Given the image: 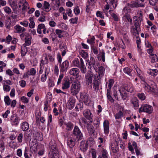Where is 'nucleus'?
<instances>
[{
	"label": "nucleus",
	"instance_id": "8",
	"mask_svg": "<svg viewBox=\"0 0 158 158\" xmlns=\"http://www.w3.org/2000/svg\"><path fill=\"white\" fill-rule=\"evenodd\" d=\"M73 134L77 142H79L83 138V134L77 126H75L73 131Z\"/></svg>",
	"mask_w": 158,
	"mask_h": 158
},
{
	"label": "nucleus",
	"instance_id": "30",
	"mask_svg": "<svg viewBox=\"0 0 158 158\" xmlns=\"http://www.w3.org/2000/svg\"><path fill=\"white\" fill-rule=\"evenodd\" d=\"M107 4H112L113 8H115L117 5V0H105Z\"/></svg>",
	"mask_w": 158,
	"mask_h": 158
},
{
	"label": "nucleus",
	"instance_id": "26",
	"mask_svg": "<svg viewBox=\"0 0 158 158\" xmlns=\"http://www.w3.org/2000/svg\"><path fill=\"white\" fill-rule=\"evenodd\" d=\"M99 55V56L98 55L97 57L98 60L99 61L102 60L103 62H104L105 61V53L103 50H102L101 52H100Z\"/></svg>",
	"mask_w": 158,
	"mask_h": 158
},
{
	"label": "nucleus",
	"instance_id": "10",
	"mask_svg": "<svg viewBox=\"0 0 158 158\" xmlns=\"http://www.w3.org/2000/svg\"><path fill=\"white\" fill-rule=\"evenodd\" d=\"M64 124L66 126L65 130L66 133H63V135L64 138H67L68 137L69 135V133L68 131H71L73 129L74 125L73 124L70 122H69L68 123L64 122Z\"/></svg>",
	"mask_w": 158,
	"mask_h": 158
},
{
	"label": "nucleus",
	"instance_id": "12",
	"mask_svg": "<svg viewBox=\"0 0 158 158\" xmlns=\"http://www.w3.org/2000/svg\"><path fill=\"white\" fill-rule=\"evenodd\" d=\"M153 108L152 106L145 104L142 106L140 109V112H145L149 114L152 113V112Z\"/></svg>",
	"mask_w": 158,
	"mask_h": 158
},
{
	"label": "nucleus",
	"instance_id": "51",
	"mask_svg": "<svg viewBox=\"0 0 158 158\" xmlns=\"http://www.w3.org/2000/svg\"><path fill=\"white\" fill-rule=\"evenodd\" d=\"M10 2V5L13 10L15 11L16 9V4L14 1H11Z\"/></svg>",
	"mask_w": 158,
	"mask_h": 158
},
{
	"label": "nucleus",
	"instance_id": "23",
	"mask_svg": "<svg viewBox=\"0 0 158 158\" xmlns=\"http://www.w3.org/2000/svg\"><path fill=\"white\" fill-rule=\"evenodd\" d=\"M76 140L73 138L68 139L67 140V144L69 147L73 148L75 145Z\"/></svg>",
	"mask_w": 158,
	"mask_h": 158
},
{
	"label": "nucleus",
	"instance_id": "29",
	"mask_svg": "<svg viewBox=\"0 0 158 158\" xmlns=\"http://www.w3.org/2000/svg\"><path fill=\"white\" fill-rule=\"evenodd\" d=\"M121 109L122 111L121 110V108H120V110L119 112L116 113L114 115V117L116 119H119L123 116V114L122 111L124 109L123 108H122Z\"/></svg>",
	"mask_w": 158,
	"mask_h": 158
},
{
	"label": "nucleus",
	"instance_id": "11",
	"mask_svg": "<svg viewBox=\"0 0 158 158\" xmlns=\"http://www.w3.org/2000/svg\"><path fill=\"white\" fill-rule=\"evenodd\" d=\"M84 116L89 120V123H92L93 122V115L90 110L89 109H86L83 112Z\"/></svg>",
	"mask_w": 158,
	"mask_h": 158
},
{
	"label": "nucleus",
	"instance_id": "27",
	"mask_svg": "<svg viewBox=\"0 0 158 158\" xmlns=\"http://www.w3.org/2000/svg\"><path fill=\"white\" fill-rule=\"evenodd\" d=\"M29 127V125L28 123L25 121L21 124V128L23 131H26L28 130Z\"/></svg>",
	"mask_w": 158,
	"mask_h": 158
},
{
	"label": "nucleus",
	"instance_id": "6",
	"mask_svg": "<svg viewBox=\"0 0 158 158\" xmlns=\"http://www.w3.org/2000/svg\"><path fill=\"white\" fill-rule=\"evenodd\" d=\"M125 90L128 92L132 93L134 91V88L132 86L130 85L125 86L123 88H120L119 91L122 99H126V98L127 95Z\"/></svg>",
	"mask_w": 158,
	"mask_h": 158
},
{
	"label": "nucleus",
	"instance_id": "50",
	"mask_svg": "<svg viewBox=\"0 0 158 158\" xmlns=\"http://www.w3.org/2000/svg\"><path fill=\"white\" fill-rule=\"evenodd\" d=\"M111 16L115 21H118L119 20L118 15H116L114 13H112L111 14Z\"/></svg>",
	"mask_w": 158,
	"mask_h": 158
},
{
	"label": "nucleus",
	"instance_id": "7",
	"mask_svg": "<svg viewBox=\"0 0 158 158\" xmlns=\"http://www.w3.org/2000/svg\"><path fill=\"white\" fill-rule=\"evenodd\" d=\"M49 148L50 152H49V154L50 158H55L54 155L56 156L59 153V152L56 148V145L55 142L51 141L49 143Z\"/></svg>",
	"mask_w": 158,
	"mask_h": 158
},
{
	"label": "nucleus",
	"instance_id": "41",
	"mask_svg": "<svg viewBox=\"0 0 158 158\" xmlns=\"http://www.w3.org/2000/svg\"><path fill=\"white\" fill-rule=\"evenodd\" d=\"M127 6H125L123 10V12L126 14H128L131 11V9L130 7V4L129 3H127Z\"/></svg>",
	"mask_w": 158,
	"mask_h": 158
},
{
	"label": "nucleus",
	"instance_id": "15",
	"mask_svg": "<svg viewBox=\"0 0 158 158\" xmlns=\"http://www.w3.org/2000/svg\"><path fill=\"white\" fill-rule=\"evenodd\" d=\"M96 0H88L85 7V11L88 13L90 12V9L92 6L94 7Z\"/></svg>",
	"mask_w": 158,
	"mask_h": 158
},
{
	"label": "nucleus",
	"instance_id": "4",
	"mask_svg": "<svg viewBox=\"0 0 158 158\" xmlns=\"http://www.w3.org/2000/svg\"><path fill=\"white\" fill-rule=\"evenodd\" d=\"M112 87H107V83H106L105 88L107 91L106 96L107 99H113V98H114L115 99H118L117 91L114 88H113L112 93L111 91Z\"/></svg>",
	"mask_w": 158,
	"mask_h": 158
},
{
	"label": "nucleus",
	"instance_id": "2",
	"mask_svg": "<svg viewBox=\"0 0 158 158\" xmlns=\"http://www.w3.org/2000/svg\"><path fill=\"white\" fill-rule=\"evenodd\" d=\"M143 87L146 92L152 94L155 97L158 96V90L155 85H149L147 83H145L144 84Z\"/></svg>",
	"mask_w": 158,
	"mask_h": 158
},
{
	"label": "nucleus",
	"instance_id": "53",
	"mask_svg": "<svg viewBox=\"0 0 158 158\" xmlns=\"http://www.w3.org/2000/svg\"><path fill=\"white\" fill-rule=\"evenodd\" d=\"M137 96L139 99H145L146 98L145 95L143 93H138Z\"/></svg>",
	"mask_w": 158,
	"mask_h": 158
},
{
	"label": "nucleus",
	"instance_id": "24",
	"mask_svg": "<svg viewBox=\"0 0 158 158\" xmlns=\"http://www.w3.org/2000/svg\"><path fill=\"white\" fill-rule=\"evenodd\" d=\"M14 28L16 33H21L24 32L26 31V29L24 27H22L19 25H16Z\"/></svg>",
	"mask_w": 158,
	"mask_h": 158
},
{
	"label": "nucleus",
	"instance_id": "5",
	"mask_svg": "<svg viewBox=\"0 0 158 158\" xmlns=\"http://www.w3.org/2000/svg\"><path fill=\"white\" fill-rule=\"evenodd\" d=\"M95 77H96V76L91 71H88L85 74V79L87 85H90L91 87H92V85H93L94 88L93 83Z\"/></svg>",
	"mask_w": 158,
	"mask_h": 158
},
{
	"label": "nucleus",
	"instance_id": "56",
	"mask_svg": "<svg viewBox=\"0 0 158 158\" xmlns=\"http://www.w3.org/2000/svg\"><path fill=\"white\" fill-rule=\"evenodd\" d=\"M124 17H125L127 21L130 23H131L132 22V20L131 17L130 15L128 14H126L124 15Z\"/></svg>",
	"mask_w": 158,
	"mask_h": 158
},
{
	"label": "nucleus",
	"instance_id": "58",
	"mask_svg": "<svg viewBox=\"0 0 158 158\" xmlns=\"http://www.w3.org/2000/svg\"><path fill=\"white\" fill-rule=\"evenodd\" d=\"M30 152V151L25 148L24 153V155L25 158H30V157H29V155Z\"/></svg>",
	"mask_w": 158,
	"mask_h": 158
},
{
	"label": "nucleus",
	"instance_id": "46",
	"mask_svg": "<svg viewBox=\"0 0 158 158\" xmlns=\"http://www.w3.org/2000/svg\"><path fill=\"white\" fill-rule=\"evenodd\" d=\"M95 38L93 36L90 39H88L87 40V42L89 44L92 45L95 43Z\"/></svg>",
	"mask_w": 158,
	"mask_h": 158
},
{
	"label": "nucleus",
	"instance_id": "9",
	"mask_svg": "<svg viewBox=\"0 0 158 158\" xmlns=\"http://www.w3.org/2000/svg\"><path fill=\"white\" fill-rule=\"evenodd\" d=\"M59 68L60 73H65L69 68V61L66 60L59 64Z\"/></svg>",
	"mask_w": 158,
	"mask_h": 158
},
{
	"label": "nucleus",
	"instance_id": "13",
	"mask_svg": "<svg viewBox=\"0 0 158 158\" xmlns=\"http://www.w3.org/2000/svg\"><path fill=\"white\" fill-rule=\"evenodd\" d=\"M96 60L93 57L91 56L90 60L88 59L86 60V65L88 68L90 69L93 67L94 68L95 66V64Z\"/></svg>",
	"mask_w": 158,
	"mask_h": 158
},
{
	"label": "nucleus",
	"instance_id": "63",
	"mask_svg": "<svg viewBox=\"0 0 158 158\" xmlns=\"http://www.w3.org/2000/svg\"><path fill=\"white\" fill-rule=\"evenodd\" d=\"M19 85L22 88L25 87L26 85V82L25 81L22 80L19 81Z\"/></svg>",
	"mask_w": 158,
	"mask_h": 158
},
{
	"label": "nucleus",
	"instance_id": "33",
	"mask_svg": "<svg viewBox=\"0 0 158 158\" xmlns=\"http://www.w3.org/2000/svg\"><path fill=\"white\" fill-rule=\"evenodd\" d=\"M45 62L44 61V60L42 59L40 60V69H44V65L45 64H47L48 63V57L47 56H46L45 58Z\"/></svg>",
	"mask_w": 158,
	"mask_h": 158
},
{
	"label": "nucleus",
	"instance_id": "18",
	"mask_svg": "<svg viewBox=\"0 0 158 158\" xmlns=\"http://www.w3.org/2000/svg\"><path fill=\"white\" fill-rule=\"evenodd\" d=\"M88 144L87 142L85 140H82L80 143L79 146L80 149L82 151L85 152L88 149Z\"/></svg>",
	"mask_w": 158,
	"mask_h": 158
},
{
	"label": "nucleus",
	"instance_id": "34",
	"mask_svg": "<svg viewBox=\"0 0 158 158\" xmlns=\"http://www.w3.org/2000/svg\"><path fill=\"white\" fill-rule=\"evenodd\" d=\"M75 99H69L68 102L69 109L71 110L74 106Z\"/></svg>",
	"mask_w": 158,
	"mask_h": 158
},
{
	"label": "nucleus",
	"instance_id": "44",
	"mask_svg": "<svg viewBox=\"0 0 158 158\" xmlns=\"http://www.w3.org/2000/svg\"><path fill=\"white\" fill-rule=\"evenodd\" d=\"M80 54L84 59H86L88 57V53L84 50H81V52H80Z\"/></svg>",
	"mask_w": 158,
	"mask_h": 158
},
{
	"label": "nucleus",
	"instance_id": "52",
	"mask_svg": "<svg viewBox=\"0 0 158 158\" xmlns=\"http://www.w3.org/2000/svg\"><path fill=\"white\" fill-rule=\"evenodd\" d=\"M17 15L15 14H13L12 15L10 16V20L11 19H12V21L13 22L12 23V25H14L15 23L16 22V21L17 19Z\"/></svg>",
	"mask_w": 158,
	"mask_h": 158
},
{
	"label": "nucleus",
	"instance_id": "45",
	"mask_svg": "<svg viewBox=\"0 0 158 158\" xmlns=\"http://www.w3.org/2000/svg\"><path fill=\"white\" fill-rule=\"evenodd\" d=\"M106 83H107V87H112L114 83V80L113 79H109Z\"/></svg>",
	"mask_w": 158,
	"mask_h": 158
},
{
	"label": "nucleus",
	"instance_id": "37",
	"mask_svg": "<svg viewBox=\"0 0 158 158\" xmlns=\"http://www.w3.org/2000/svg\"><path fill=\"white\" fill-rule=\"evenodd\" d=\"M34 136L35 137V139L39 141H41L43 139V138L41 135L40 132H36L34 134Z\"/></svg>",
	"mask_w": 158,
	"mask_h": 158
},
{
	"label": "nucleus",
	"instance_id": "38",
	"mask_svg": "<svg viewBox=\"0 0 158 158\" xmlns=\"http://www.w3.org/2000/svg\"><path fill=\"white\" fill-rule=\"evenodd\" d=\"M12 23L10 20V18L9 17L8 19L5 21V26L6 28L10 29V26H12Z\"/></svg>",
	"mask_w": 158,
	"mask_h": 158
},
{
	"label": "nucleus",
	"instance_id": "61",
	"mask_svg": "<svg viewBox=\"0 0 158 158\" xmlns=\"http://www.w3.org/2000/svg\"><path fill=\"white\" fill-rule=\"evenodd\" d=\"M78 18L76 17L74 18H72L69 20L70 23L73 24H77V23Z\"/></svg>",
	"mask_w": 158,
	"mask_h": 158
},
{
	"label": "nucleus",
	"instance_id": "60",
	"mask_svg": "<svg viewBox=\"0 0 158 158\" xmlns=\"http://www.w3.org/2000/svg\"><path fill=\"white\" fill-rule=\"evenodd\" d=\"M96 15L97 17H99L101 19H104V16L102 15V13L100 11L98 10L96 12Z\"/></svg>",
	"mask_w": 158,
	"mask_h": 158
},
{
	"label": "nucleus",
	"instance_id": "32",
	"mask_svg": "<svg viewBox=\"0 0 158 158\" xmlns=\"http://www.w3.org/2000/svg\"><path fill=\"white\" fill-rule=\"evenodd\" d=\"M147 73L152 76L155 77L158 73V70L157 69H150Z\"/></svg>",
	"mask_w": 158,
	"mask_h": 158
},
{
	"label": "nucleus",
	"instance_id": "62",
	"mask_svg": "<svg viewBox=\"0 0 158 158\" xmlns=\"http://www.w3.org/2000/svg\"><path fill=\"white\" fill-rule=\"evenodd\" d=\"M75 14L77 15H78L80 13V10L78 6H76L74 10Z\"/></svg>",
	"mask_w": 158,
	"mask_h": 158
},
{
	"label": "nucleus",
	"instance_id": "36",
	"mask_svg": "<svg viewBox=\"0 0 158 158\" xmlns=\"http://www.w3.org/2000/svg\"><path fill=\"white\" fill-rule=\"evenodd\" d=\"M101 152V156H99L98 158H108V155L107 151L106 149H102Z\"/></svg>",
	"mask_w": 158,
	"mask_h": 158
},
{
	"label": "nucleus",
	"instance_id": "35",
	"mask_svg": "<svg viewBox=\"0 0 158 158\" xmlns=\"http://www.w3.org/2000/svg\"><path fill=\"white\" fill-rule=\"evenodd\" d=\"M50 4L46 1H45L44 2L43 7L45 9V11L49 12L51 10V8H50Z\"/></svg>",
	"mask_w": 158,
	"mask_h": 158
},
{
	"label": "nucleus",
	"instance_id": "22",
	"mask_svg": "<svg viewBox=\"0 0 158 158\" xmlns=\"http://www.w3.org/2000/svg\"><path fill=\"white\" fill-rule=\"evenodd\" d=\"M80 63H79V68L80 69L82 73H85L86 72V69L82 58H80Z\"/></svg>",
	"mask_w": 158,
	"mask_h": 158
},
{
	"label": "nucleus",
	"instance_id": "16",
	"mask_svg": "<svg viewBox=\"0 0 158 158\" xmlns=\"http://www.w3.org/2000/svg\"><path fill=\"white\" fill-rule=\"evenodd\" d=\"M144 0H137L135 2L133 3L130 5L132 8L134 7H144V4L143 2Z\"/></svg>",
	"mask_w": 158,
	"mask_h": 158
},
{
	"label": "nucleus",
	"instance_id": "64",
	"mask_svg": "<svg viewBox=\"0 0 158 158\" xmlns=\"http://www.w3.org/2000/svg\"><path fill=\"white\" fill-rule=\"evenodd\" d=\"M150 4L152 6H155L157 3L158 0H148Z\"/></svg>",
	"mask_w": 158,
	"mask_h": 158
},
{
	"label": "nucleus",
	"instance_id": "43",
	"mask_svg": "<svg viewBox=\"0 0 158 158\" xmlns=\"http://www.w3.org/2000/svg\"><path fill=\"white\" fill-rule=\"evenodd\" d=\"M72 63L74 66L79 68V60L78 58H75L73 61Z\"/></svg>",
	"mask_w": 158,
	"mask_h": 158
},
{
	"label": "nucleus",
	"instance_id": "39",
	"mask_svg": "<svg viewBox=\"0 0 158 158\" xmlns=\"http://www.w3.org/2000/svg\"><path fill=\"white\" fill-rule=\"evenodd\" d=\"M123 71L125 73L127 74L129 76H132L131 72L132 71V70L130 68L128 67L124 68L123 69Z\"/></svg>",
	"mask_w": 158,
	"mask_h": 158
},
{
	"label": "nucleus",
	"instance_id": "31",
	"mask_svg": "<svg viewBox=\"0 0 158 158\" xmlns=\"http://www.w3.org/2000/svg\"><path fill=\"white\" fill-rule=\"evenodd\" d=\"M32 38L30 37L29 34L28 36H26L24 38L25 44L26 46H29L31 44V40Z\"/></svg>",
	"mask_w": 158,
	"mask_h": 158
},
{
	"label": "nucleus",
	"instance_id": "21",
	"mask_svg": "<svg viewBox=\"0 0 158 158\" xmlns=\"http://www.w3.org/2000/svg\"><path fill=\"white\" fill-rule=\"evenodd\" d=\"M79 73V69L76 68H72L69 71L70 74L75 77L76 78H77L78 77Z\"/></svg>",
	"mask_w": 158,
	"mask_h": 158
},
{
	"label": "nucleus",
	"instance_id": "57",
	"mask_svg": "<svg viewBox=\"0 0 158 158\" xmlns=\"http://www.w3.org/2000/svg\"><path fill=\"white\" fill-rule=\"evenodd\" d=\"M23 135L22 133H20L17 137V140L19 143L22 142Z\"/></svg>",
	"mask_w": 158,
	"mask_h": 158
},
{
	"label": "nucleus",
	"instance_id": "19",
	"mask_svg": "<svg viewBox=\"0 0 158 158\" xmlns=\"http://www.w3.org/2000/svg\"><path fill=\"white\" fill-rule=\"evenodd\" d=\"M86 127L87 130L89 135L91 136L93 135L95 131L93 125L91 124L88 123H87Z\"/></svg>",
	"mask_w": 158,
	"mask_h": 158
},
{
	"label": "nucleus",
	"instance_id": "59",
	"mask_svg": "<svg viewBox=\"0 0 158 158\" xmlns=\"http://www.w3.org/2000/svg\"><path fill=\"white\" fill-rule=\"evenodd\" d=\"M36 69L34 68H31L30 69V73L28 74L29 75L34 76L36 74Z\"/></svg>",
	"mask_w": 158,
	"mask_h": 158
},
{
	"label": "nucleus",
	"instance_id": "17",
	"mask_svg": "<svg viewBox=\"0 0 158 158\" xmlns=\"http://www.w3.org/2000/svg\"><path fill=\"white\" fill-rule=\"evenodd\" d=\"M10 119L12 125L17 126L18 125L19 120L18 117L16 114L12 115Z\"/></svg>",
	"mask_w": 158,
	"mask_h": 158
},
{
	"label": "nucleus",
	"instance_id": "48",
	"mask_svg": "<svg viewBox=\"0 0 158 158\" xmlns=\"http://www.w3.org/2000/svg\"><path fill=\"white\" fill-rule=\"evenodd\" d=\"M131 102L135 108L138 107L139 105L138 99H131Z\"/></svg>",
	"mask_w": 158,
	"mask_h": 158
},
{
	"label": "nucleus",
	"instance_id": "28",
	"mask_svg": "<svg viewBox=\"0 0 158 158\" xmlns=\"http://www.w3.org/2000/svg\"><path fill=\"white\" fill-rule=\"evenodd\" d=\"M89 93L87 90H85L84 92L81 93L80 94L81 99H89Z\"/></svg>",
	"mask_w": 158,
	"mask_h": 158
},
{
	"label": "nucleus",
	"instance_id": "25",
	"mask_svg": "<svg viewBox=\"0 0 158 158\" xmlns=\"http://www.w3.org/2000/svg\"><path fill=\"white\" fill-rule=\"evenodd\" d=\"M142 20V18H138L135 20L134 26L135 29L137 30V28H139V29H140V26L141 25V22Z\"/></svg>",
	"mask_w": 158,
	"mask_h": 158
},
{
	"label": "nucleus",
	"instance_id": "20",
	"mask_svg": "<svg viewBox=\"0 0 158 158\" xmlns=\"http://www.w3.org/2000/svg\"><path fill=\"white\" fill-rule=\"evenodd\" d=\"M70 82L69 79H64L63 80L62 88L63 89H66L69 88Z\"/></svg>",
	"mask_w": 158,
	"mask_h": 158
},
{
	"label": "nucleus",
	"instance_id": "47",
	"mask_svg": "<svg viewBox=\"0 0 158 158\" xmlns=\"http://www.w3.org/2000/svg\"><path fill=\"white\" fill-rule=\"evenodd\" d=\"M37 144L36 143H35L33 145L31 146L30 147L31 151L32 152H33L35 153L37 150Z\"/></svg>",
	"mask_w": 158,
	"mask_h": 158
},
{
	"label": "nucleus",
	"instance_id": "14",
	"mask_svg": "<svg viewBox=\"0 0 158 158\" xmlns=\"http://www.w3.org/2000/svg\"><path fill=\"white\" fill-rule=\"evenodd\" d=\"M104 132L105 134L108 135L110 131V123L107 120H105L103 123Z\"/></svg>",
	"mask_w": 158,
	"mask_h": 158
},
{
	"label": "nucleus",
	"instance_id": "55",
	"mask_svg": "<svg viewBox=\"0 0 158 158\" xmlns=\"http://www.w3.org/2000/svg\"><path fill=\"white\" fill-rule=\"evenodd\" d=\"M3 88L4 90L6 92L9 91L10 89V87L8 85H6L5 84V83H3Z\"/></svg>",
	"mask_w": 158,
	"mask_h": 158
},
{
	"label": "nucleus",
	"instance_id": "54",
	"mask_svg": "<svg viewBox=\"0 0 158 158\" xmlns=\"http://www.w3.org/2000/svg\"><path fill=\"white\" fill-rule=\"evenodd\" d=\"M44 110L45 111H46L49 107L50 105L48 104V101L46 100L44 102Z\"/></svg>",
	"mask_w": 158,
	"mask_h": 158
},
{
	"label": "nucleus",
	"instance_id": "1",
	"mask_svg": "<svg viewBox=\"0 0 158 158\" xmlns=\"http://www.w3.org/2000/svg\"><path fill=\"white\" fill-rule=\"evenodd\" d=\"M105 71V69L103 66H100L98 67V75L95 77L93 83L94 89L95 90L98 91L99 89L101 80L104 75Z\"/></svg>",
	"mask_w": 158,
	"mask_h": 158
},
{
	"label": "nucleus",
	"instance_id": "42",
	"mask_svg": "<svg viewBox=\"0 0 158 158\" xmlns=\"http://www.w3.org/2000/svg\"><path fill=\"white\" fill-rule=\"evenodd\" d=\"M152 57H150L151 58V62L152 63H154L157 62L158 60V59L157 57V56L156 54H153L152 55Z\"/></svg>",
	"mask_w": 158,
	"mask_h": 158
},
{
	"label": "nucleus",
	"instance_id": "49",
	"mask_svg": "<svg viewBox=\"0 0 158 158\" xmlns=\"http://www.w3.org/2000/svg\"><path fill=\"white\" fill-rule=\"evenodd\" d=\"M91 50L95 55H97L98 53L97 47L93 46H91Z\"/></svg>",
	"mask_w": 158,
	"mask_h": 158
},
{
	"label": "nucleus",
	"instance_id": "3",
	"mask_svg": "<svg viewBox=\"0 0 158 158\" xmlns=\"http://www.w3.org/2000/svg\"><path fill=\"white\" fill-rule=\"evenodd\" d=\"M81 83L77 80H76L72 82L71 86L70 91L72 94L75 95L77 98V95L78 93L81 89Z\"/></svg>",
	"mask_w": 158,
	"mask_h": 158
},
{
	"label": "nucleus",
	"instance_id": "40",
	"mask_svg": "<svg viewBox=\"0 0 158 158\" xmlns=\"http://www.w3.org/2000/svg\"><path fill=\"white\" fill-rule=\"evenodd\" d=\"M5 143L2 139H0V151L1 152H3L5 151Z\"/></svg>",
	"mask_w": 158,
	"mask_h": 158
}]
</instances>
